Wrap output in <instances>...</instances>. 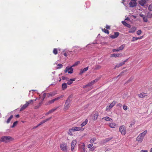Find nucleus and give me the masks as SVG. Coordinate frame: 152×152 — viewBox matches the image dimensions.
Returning <instances> with one entry per match:
<instances>
[{"label":"nucleus","mask_w":152,"mask_h":152,"mask_svg":"<svg viewBox=\"0 0 152 152\" xmlns=\"http://www.w3.org/2000/svg\"><path fill=\"white\" fill-rule=\"evenodd\" d=\"M147 132L145 130L140 134L137 137L136 140L138 142L141 143L143 141L144 138L147 134Z\"/></svg>","instance_id":"1"},{"label":"nucleus","mask_w":152,"mask_h":152,"mask_svg":"<svg viewBox=\"0 0 152 152\" xmlns=\"http://www.w3.org/2000/svg\"><path fill=\"white\" fill-rule=\"evenodd\" d=\"M37 99H36L34 100H31L28 101H26V103L24 105L21 107L20 109V111H21L24 110L26 109L30 104H32L33 102L34 101H36Z\"/></svg>","instance_id":"2"},{"label":"nucleus","mask_w":152,"mask_h":152,"mask_svg":"<svg viewBox=\"0 0 152 152\" xmlns=\"http://www.w3.org/2000/svg\"><path fill=\"white\" fill-rule=\"evenodd\" d=\"M1 139L2 142L5 143H7L13 140L12 138L9 136H3L1 137Z\"/></svg>","instance_id":"3"},{"label":"nucleus","mask_w":152,"mask_h":152,"mask_svg":"<svg viewBox=\"0 0 152 152\" xmlns=\"http://www.w3.org/2000/svg\"><path fill=\"white\" fill-rule=\"evenodd\" d=\"M80 63V62L79 61H77L75 63L72 65L70 67H66V71H68L69 69H70V71L69 72V74H72L73 72V69L72 68V67H74L75 66H77L78 65L79 63Z\"/></svg>","instance_id":"4"},{"label":"nucleus","mask_w":152,"mask_h":152,"mask_svg":"<svg viewBox=\"0 0 152 152\" xmlns=\"http://www.w3.org/2000/svg\"><path fill=\"white\" fill-rule=\"evenodd\" d=\"M70 100L69 97L66 100L65 104H64V110L65 111H66L69 109L70 105Z\"/></svg>","instance_id":"5"},{"label":"nucleus","mask_w":152,"mask_h":152,"mask_svg":"<svg viewBox=\"0 0 152 152\" xmlns=\"http://www.w3.org/2000/svg\"><path fill=\"white\" fill-rule=\"evenodd\" d=\"M61 149L63 151L66 152L67 151L68 146L67 144L62 143L60 145Z\"/></svg>","instance_id":"6"},{"label":"nucleus","mask_w":152,"mask_h":152,"mask_svg":"<svg viewBox=\"0 0 152 152\" xmlns=\"http://www.w3.org/2000/svg\"><path fill=\"white\" fill-rule=\"evenodd\" d=\"M85 144L83 142H80V144L78 145V148L80 152H85Z\"/></svg>","instance_id":"7"},{"label":"nucleus","mask_w":152,"mask_h":152,"mask_svg":"<svg viewBox=\"0 0 152 152\" xmlns=\"http://www.w3.org/2000/svg\"><path fill=\"white\" fill-rule=\"evenodd\" d=\"M115 104L116 102L115 101H113L111 103L106 107V111H108L110 110L111 108L114 107Z\"/></svg>","instance_id":"8"},{"label":"nucleus","mask_w":152,"mask_h":152,"mask_svg":"<svg viewBox=\"0 0 152 152\" xmlns=\"http://www.w3.org/2000/svg\"><path fill=\"white\" fill-rule=\"evenodd\" d=\"M119 131L121 134H125L126 133V130L125 126L124 125L120 126L119 128Z\"/></svg>","instance_id":"9"},{"label":"nucleus","mask_w":152,"mask_h":152,"mask_svg":"<svg viewBox=\"0 0 152 152\" xmlns=\"http://www.w3.org/2000/svg\"><path fill=\"white\" fill-rule=\"evenodd\" d=\"M72 132H75L78 131H83L84 129L82 128L78 127H73L70 129Z\"/></svg>","instance_id":"10"},{"label":"nucleus","mask_w":152,"mask_h":152,"mask_svg":"<svg viewBox=\"0 0 152 152\" xmlns=\"http://www.w3.org/2000/svg\"><path fill=\"white\" fill-rule=\"evenodd\" d=\"M77 141L76 140H74L72 141L71 150L72 151H73L74 148L77 144Z\"/></svg>","instance_id":"11"},{"label":"nucleus","mask_w":152,"mask_h":152,"mask_svg":"<svg viewBox=\"0 0 152 152\" xmlns=\"http://www.w3.org/2000/svg\"><path fill=\"white\" fill-rule=\"evenodd\" d=\"M128 60V59H126L125 61H123L121 63H119V64H118L116 65L114 68V69H115L117 68H119V67H120L121 66H122L125 63V62H126Z\"/></svg>","instance_id":"12"},{"label":"nucleus","mask_w":152,"mask_h":152,"mask_svg":"<svg viewBox=\"0 0 152 152\" xmlns=\"http://www.w3.org/2000/svg\"><path fill=\"white\" fill-rule=\"evenodd\" d=\"M119 33L118 32H115L114 35L110 36V37L111 39H115L117 38L119 35Z\"/></svg>","instance_id":"13"},{"label":"nucleus","mask_w":152,"mask_h":152,"mask_svg":"<svg viewBox=\"0 0 152 152\" xmlns=\"http://www.w3.org/2000/svg\"><path fill=\"white\" fill-rule=\"evenodd\" d=\"M98 79H96L95 80L91 81V82L88 83L87 84V86H88V87L91 86L92 85L94 84L96 82L98 81Z\"/></svg>","instance_id":"14"},{"label":"nucleus","mask_w":152,"mask_h":152,"mask_svg":"<svg viewBox=\"0 0 152 152\" xmlns=\"http://www.w3.org/2000/svg\"><path fill=\"white\" fill-rule=\"evenodd\" d=\"M99 115V113L97 112H96L95 114H94L93 115V119L94 121L96 120L98 118Z\"/></svg>","instance_id":"15"},{"label":"nucleus","mask_w":152,"mask_h":152,"mask_svg":"<svg viewBox=\"0 0 152 152\" xmlns=\"http://www.w3.org/2000/svg\"><path fill=\"white\" fill-rule=\"evenodd\" d=\"M88 66H87L84 68L83 69H81L80 71V72L79 73L80 75H82L83 73H84L88 69Z\"/></svg>","instance_id":"16"},{"label":"nucleus","mask_w":152,"mask_h":152,"mask_svg":"<svg viewBox=\"0 0 152 152\" xmlns=\"http://www.w3.org/2000/svg\"><path fill=\"white\" fill-rule=\"evenodd\" d=\"M129 5L130 7H134L136 6L137 5V2H132L130 1L129 3Z\"/></svg>","instance_id":"17"},{"label":"nucleus","mask_w":152,"mask_h":152,"mask_svg":"<svg viewBox=\"0 0 152 152\" xmlns=\"http://www.w3.org/2000/svg\"><path fill=\"white\" fill-rule=\"evenodd\" d=\"M108 125L110 127L113 128H115L116 126V124L113 122L109 123Z\"/></svg>","instance_id":"18"},{"label":"nucleus","mask_w":152,"mask_h":152,"mask_svg":"<svg viewBox=\"0 0 152 152\" xmlns=\"http://www.w3.org/2000/svg\"><path fill=\"white\" fill-rule=\"evenodd\" d=\"M119 56H121V54L118 53V54H115L114 53L111 54L110 57H115L116 58Z\"/></svg>","instance_id":"19"},{"label":"nucleus","mask_w":152,"mask_h":152,"mask_svg":"<svg viewBox=\"0 0 152 152\" xmlns=\"http://www.w3.org/2000/svg\"><path fill=\"white\" fill-rule=\"evenodd\" d=\"M139 3L141 6H144L146 3V1L145 0H140Z\"/></svg>","instance_id":"20"},{"label":"nucleus","mask_w":152,"mask_h":152,"mask_svg":"<svg viewBox=\"0 0 152 152\" xmlns=\"http://www.w3.org/2000/svg\"><path fill=\"white\" fill-rule=\"evenodd\" d=\"M102 119L106 121H112V119L108 116L104 117L102 118Z\"/></svg>","instance_id":"21"},{"label":"nucleus","mask_w":152,"mask_h":152,"mask_svg":"<svg viewBox=\"0 0 152 152\" xmlns=\"http://www.w3.org/2000/svg\"><path fill=\"white\" fill-rule=\"evenodd\" d=\"M147 96V94L142 93H140V94L139 95V96L140 98H143L145 96Z\"/></svg>","instance_id":"22"},{"label":"nucleus","mask_w":152,"mask_h":152,"mask_svg":"<svg viewBox=\"0 0 152 152\" xmlns=\"http://www.w3.org/2000/svg\"><path fill=\"white\" fill-rule=\"evenodd\" d=\"M136 30V28L135 27H133L130 28L129 32V33H133Z\"/></svg>","instance_id":"23"},{"label":"nucleus","mask_w":152,"mask_h":152,"mask_svg":"<svg viewBox=\"0 0 152 152\" xmlns=\"http://www.w3.org/2000/svg\"><path fill=\"white\" fill-rule=\"evenodd\" d=\"M67 87V84L66 83H64L62 85V88L63 90H64L66 89Z\"/></svg>","instance_id":"24"},{"label":"nucleus","mask_w":152,"mask_h":152,"mask_svg":"<svg viewBox=\"0 0 152 152\" xmlns=\"http://www.w3.org/2000/svg\"><path fill=\"white\" fill-rule=\"evenodd\" d=\"M122 23H123V25H124L125 26L129 28L130 27V25L127 23H126L125 21H122Z\"/></svg>","instance_id":"25"},{"label":"nucleus","mask_w":152,"mask_h":152,"mask_svg":"<svg viewBox=\"0 0 152 152\" xmlns=\"http://www.w3.org/2000/svg\"><path fill=\"white\" fill-rule=\"evenodd\" d=\"M55 101V99L50 100L46 103V105H48L52 104Z\"/></svg>","instance_id":"26"},{"label":"nucleus","mask_w":152,"mask_h":152,"mask_svg":"<svg viewBox=\"0 0 152 152\" xmlns=\"http://www.w3.org/2000/svg\"><path fill=\"white\" fill-rule=\"evenodd\" d=\"M75 80V79H71L67 82V84L68 85L72 84L73 82Z\"/></svg>","instance_id":"27"},{"label":"nucleus","mask_w":152,"mask_h":152,"mask_svg":"<svg viewBox=\"0 0 152 152\" xmlns=\"http://www.w3.org/2000/svg\"><path fill=\"white\" fill-rule=\"evenodd\" d=\"M88 120L86 119L85 121L83 122L80 125V126L81 127H83L85 126L88 123Z\"/></svg>","instance_id":"28"},{"label":"nucleus","mask_w":152,"mask_h":152,"mask_svg":"<svg viewBox=\"0 0 152 152\" xmlns=\"http://www.w3.org/2000/svg\"><path fill=\"white\" fill-rule=\"evenodd\" d=\"M49 93L50 96H53L57 94V92L56 91H53V92H50Z\"/></svg>","instance_id":"29"},{"label":"nucleus","mask_w":152,"mask_h":152,"mask_svg":"<svg viewBox=\"0 0 152 152\" xmlns=\"http://www.w3.org/2000/svg\"><path fill=\"white\" fill-rule=\"evenodd\" d=\"M13 117V115H11L10 116L8 119L6 121V123L7 124L9 123L10 122L12 118Z\"/></svg>","instance_id":"30"},{"label":"nucleus","mask_w":152,"mask_h":152,"mask_svg":"<svg viewBox=\"0 0 152 152\" xmlns=\"http://www.w3.org/2000/svg\"><path fill=\"white\" fill-rule=\"evenodd\" d=\"M42 101L39 102L38 104L37 105L35 106L34 107V109H38L39 107L41 106V105L42 104Z\"/></svg>","instance_id":"31"},{"label":"nucleus","mask_w":152,"mask_h":152,"mask_svg":"<svg viewBox=\"0 0 152 152\" xmlns=\"http://www.w3.org/2000/svg\"><path fill=\"white\" fill-rule=\"evenodd\" d=\"M125 46V44H124L123 45H121L120 47H119V48H118L119 51L120 50H122L124 48V47Z\"/></svg>","instance_id":"32"},{"label":"nucleus","mask_w":152,"mask_h":152,"mask_svg":"<svg viewBox=\"0 0 152 152\" xmlns=\"http://www.w3.org/2000/svg\"><path fill=\"white\" fill-rule=\"evenodd\" d=\"M102 31L105 33H106L107 34H109V31L108 30L105 29V28H102Z\"/></svg>","instance_id":"33"},{"label":"nucleus","mask_w":152,"mask_h":152,"mask_svg":"<svg viewBox=\"0 0 152 152\" xmlns=\"http://www.w3.org/2000/svg\"><path fill=\"white\" fill-rule=\"evenodd\" d=\"M101 66L99 65H96V66L94 69L97 70L100 69L101 68Z\"/></svg>","instance_id":"34"},{"label":"nucleus","mask_w":152,"mask_h":152,"mask_svg":"<svg viewBox=\"0 0 152 152\" xmlns=\"http://www.w3.org/2000/svg\"><path fill=\"white\" fill-rule=\"evenodd\" d=\"M58 107H57L55 108L52 109L49 111V112L50 113L54 112L58 108Z\"/></svg>","instance_id":"35"},{"label":"nucleus","mask_w":152,"mask_h":152,"mask_svg":"<svg viewBox=\"0 0 152 152\" xmlns=\"http://www.w3.org/2000/svg\"><path fill=\"white\" fill-rule=\"evenodd\" d=\"M147 17L150 18H152V13H148L147 15Z\"/></svg>","instance_id":"36"},{"label":"nucleus","mask_w":152,"mask_h":152,"mask_svg":"<svg viewBox=\"0 0 152 152\" xmlns=\"http://www.w3.org/2000/svg\"><path fill=\"white\" fill-rule=\"evenodd\" d=\"M53 52L55 55H56L58 53L57 49L56 48H54L53 50Z\"/></svg>","instance_id":"37"},{"label":"nucleus","mask_w":152,"mask_h":152,"mask_svg":"<svg viewBox=\"0 0 152 152\" xmlns=\"http://www.w3.org/2000/svg\"><path fill=\"white\" fill-rule=\"evenodd\" d=\"M18 123V121H16L14 122L13 123L12 125L11 126L12 128H14L15 127V126L17 125V124Z\"/></svg>","instance_id":"38"},{"label":"nucleus","mask_w":152,"mask_h":152,"mask_svg":"<svg viewBox=\"0 0 152 152\" xmlns=\"http://www.w3.org/2000/svg\"><path fill=\"white\" fill-rule=\"evenodd\" d=\"M96 138H93L90 140V142L91 143H93L95 141H96Z\"/></svg>","instance_id":"39"},{"label":"nucleus","mask_w":152,"mask_h":152,"mask_svg":"<svg viewBox=\"0 0 152 152\" xmlns=\"http://www.w3.org/2000/svg\"><path fill=\"white\" fill-rule=\"evenodd\" d=\"M68 134L70 136H72L73 135L72 131L70 129H69V132H68Z\"/></svg>","instance_id":"40"},{"label":"nucleus","mask_w":152,"mask_h":152,"mask_svg":"<svg viewBox=\"0 0 152 152\" xmlns=\"http://www.w3.org/2000/svg\"><path fill=\"white\" fill-rule=\"evenodd\" d=\"M123 108L125 110H126L128 109V107L125 104L123 106Z\"/></svg>","instance_id":"41"},{"label":"nucleus","mask_w":152,"mask_h":152,"mask_svg":"<svg viewBox=\"0 0 152 152\" xmlns=\"http://www.w3.org/2000/svg\"><path fill=\"white\" fill-rule=\"evenodd\" d=\"M143 20L145 22H148V20L147 17L145 16L143 18Z\"/></svg>","instance_id":"42"},{"label":"nucleus","mask_w":152,"mask_h":152,"mask_svg":"<svg viewBox=\"0 0 152 152\" xmlns=\"http://www.w3.org/2000/svg\"><path fill=\"white\" fill-rule=\"evenodd\" d=\"M142 33L141 30H139L137 31V34L138 35H140Z\"/></svg>","instance_id":"43"},{"label":"nucleus","mask_w":152,"mask_h":152,"mask_svg":"<svg viewBox=\"0 0 152 152\" xmlns=\"http://www.w3.org/2000/svg\"><path fill=\"white\" fill-rule=\"evenodd\" d=\"M148 9L150 11H152V4L149 6Z\"/></svg>","instance_id":"44"},{"label":"nucleus","mask_w":152,"mask_h":152,"mask_svg":"<svg viewBox=\"0 0 152 152\" xmlns=\"http://www.w3.org/2000/svg\"><path fill=\"white\" fill-rule=\"evenodd\" d=\"M137 40H138L137 37H133L132 41H134Z\"/></svg>","instance_id":"45"},{"label":"nucleus","mask_w":152,"mask_h":152,"mask_svg":"<svg viewBox=\"0 0 152 152\" xmlns=\"http://www.w3.org/2000/svg\"><path fill=\"white\" fill-rule=\"evenodd\" d=\"M93 144L92 143L89 144L88 145V148H90L92 147L93 146Z\"/></svg>","instance_id":"46"},{"label":"nucleus","mask_w":152,"mask_h":152,"mask_svg":"<svg viewBox=\"0 0 152 152\" xmlns=\"http://www.w3.org/2000/svg\"><path fill=\"white\" fill-rule=\"evenodd\" d=\"M113 52H118L119 51V50L118 48L117 49H113Z\"/></svg>","instance_id":"47"},{"label":"nucleus","mask_w":152,"mask_h":152,"mask_svg":"<svg viewBox=\"0 0 152 152\" xmlns=\"http://www.w3.org/2000/svg\"><path fill=\"white\" fill-rule=\"evenodd\" d=\"M58 66H59V67L58 68H61L63 66V65L62 64H58Z\"/></svg>","instance_id":"48"},{"label":"nucleus","mask_w":152,"mask_h":152,"mask_svg":"<svg viewBox=\"0 0 152 152\" xmlns=\"http://www.w3.org/2000/svg\"><path fill=\"white\" fill-rule=\"evenodd\" d=\"M140 16L142 18H144V17H145V15H144L142 14H140Z\"/></svg>","instance_id":"49"},{"label":"nucleus","mask_w":152,"mask_h":152,"mask_svg":"<svg viewBox=\"0 0 152 152\" xmlns=\"http://www.w3.org/2000/svg\"><path fill=\"white\" fill-rule=\"evenodd\" d=\"M43 123H42V121H41L39 124H38L37 126L35 127V128H36L37 127H38V126H39L42 124H43Z\"/></svg>","instance_id":"50"},{"label":"nucleus","mask_w":152,"mask_h":152,"mask_svg":"<svg viewBox=\"0 0 152 152\" xmlns=\"http://www.w3.org/2000/svg\"><path fill=\"white\" fill-rule=\"evenodd\" d=\"M105 27L107 29H110V26L107 25L106 27Z\"/></svg>","instance_id":"51"},{"label":"nucleus","mask_w":152,"mask_h":152,"mask_svg":"<svg viewBox=\"0 0 152 152\" xmlns=\"http://www.w3.org/2000/svg\"><path fill=\"white\" fill-rule=\"evenodd\" d=\"M43 100L45 98L46 96V93H44L43 95Z\"/></svg>","instance_id":"52"},{"label":"nucleus","mask_w":152,"mask_h":152,"mask_svg":"<svg viewBox=\"0 0 152 152\" xmlns=\"http://www.w3.org/2000/svg\"><path fill=\"white\" fill-rule=\"evenodd\" d=\"M122 106V105L121 103H119V104H118L117 105V107H121Z\"/></svg>","instance_id":"53"},{"label":"nucleus","mask_w":152,"mask_h":152,"mask_svg":"<svg viewBox=\"0 0 152 152\" xmlns=\"http://www.w3.org/2000/svg\"><path fill=\"white\" fill-rule=\"evenodd\" d=\"M69 69V70H68V71H66V69H65L64 70V72H65V73H66V72H68V73H69V71H70L71 70H70V69Z\"/></svg>","instance_id":"54"},{"label":"nucleus","mask_w":152,"mask_h":152,"mask_svg":"<svg viewBox=\"0 0 152 152\" xmlns=\"http://www.w3.org/2000/svg\"><path fill=\"white\" fill-rule=\"evenodd\" d=\"M148 151L147 150H141L140 152H148Z\"/></svg>","instance_id":"55"},{"label":"nucleus","mask_w":152,"mask_h":152,"mask_svg":"<svg viewBox=\"0 0 152 152\" xmlns=\"http://www.w3.org/2000/svg\"><path fill=\"white\" fill-rule=\"evenodd\" d=\"M123 73V72H121L119 75H118V76H117V78L119 76L122 75V74Z\"/></svg>","instance_id":"56"},{"label":"nucleus","mask_w":152,"mask_h":152,"mask_svg":"<svg viewBox=\"0 0 152 152\" xmlns=\"http://www.w3.org/2000/svg\"><path fill=\"white\" fill-rule=\"evenodd\" d=\"M50 96V93H46V97H49Z\"/></svg>","instance_id":"57"},{"label":"nucleus","mask_w":152,"mask_h":152,"mask_svg":"<svg viewBox=\"0 0 152 152\" xmlns=\"http://www.w3.org/2000/svg\"><path fill=\"white\" fill-rule=\"evenodd\" d=\"M54 99H55V101L58 100L60 99V98L59 97V96L58 97H57L56 98H55Z\"/></svg>","instance_id":"58"},{"label":"nucleus","mask_w":152,"mask_h":152,"mask_svg":"<svg viewBox=\"0 0 152 152\" xmlns=\"http://www.w3.org/2000/svg\"><path fill=\"white\" fill-rule=\"evenodd\" d=\"M64 96V95H61L60 96H59V97L60 98V99H61L62 98H63Z\"/></svg>","instance_id":"59"},{"label":"nucleus","mask_w":152,"mask_h":152,"mask_svg":"<svg viewBox=\"0 0 152 152\" xmlns=\"http://www.w3.org/2000/svg\"><path fill=\"white\" fill-rule=\"evenodd\" d=\"M51 118H52V117H51L49 118L46 119V120L47 121L50 120V119H51Z\"/></svg>","instance_id":"60"},{"label":"nucleus","mask_w":152,"mask_h":152,"mask_svg":"<svg viewBox=\"0 0 152 152\" xmlns=\"http://www.w3.org/2000/svg\"><path fill=\"white\" fill-rule=\"evenodd\" d=\"M143 37V36H141V37H137L138 39H142V38Z\"/></svg>","instance_id":"61"},{"label":"nucleus","mask_w":152,"mask_h":152,"mask_svg":"<svg viewBox=\"0 0 152 152\" xmlns=\"http://www.w3.org/2000/svg\"><path fill=\"white\" fill-rule=\"evenodd\" d=\"M15 117L17 118H18L19 117V115L18 114L17 115H16Z\"/></svg>","instance_id":"62"},{"label":"nucleus","mask_w":152,"mask_h":152,"mask_svg":"<svg viewBox=\"0 0 152 152\" xmlns=\"http://www.w3.org/2000/svg\"><path fill=\"white\" fill-rule=\"evenodd\" d=\"M62 78L63 80L66 79V77L64 76H62Z\"/></svg>","instance_id":"63"},{"label":"nucleus","mask_w":152,"mask_h":152,"mask_svg":"<svg viewBox=\"0 0 152 152\" xmlns=\"http://www.w3.org/2000/svg\"><path fill=\"white\" fill-rule=\"evenodd\" d=\"M46 121H46V119L42 121V123H43V124L44 123H45V122H46Z\"/></svg>","instance_id":"64"}]
</instances>
